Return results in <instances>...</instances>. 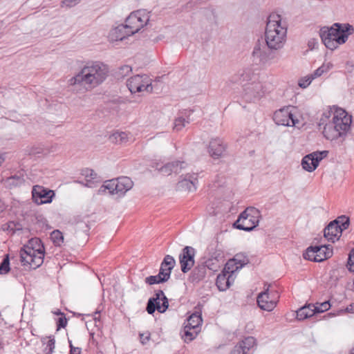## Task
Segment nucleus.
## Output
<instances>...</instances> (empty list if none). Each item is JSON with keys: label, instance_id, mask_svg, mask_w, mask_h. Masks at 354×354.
Segmentation results:
<instances>
[{"label": "nucleus", "instance_id": "obj_1", "mask_svg": "<svg viewBox=\"0 0 354 354\" xmlns=\"http://www.w3.org/2000/svg\"><path fill=\"white\" fill-rule=\"evenodd\" d=\"M108 73V68L104 64L95 63L91 66H85L76 75L68 80V84L71 86H82L88 90L104 82Z\"/></svg>", "mask_w": 354, "mask_h": 354}, {"label": "nucleus", "instance_id": "obj_2", "mask_svg": "<svg viewBox=\"0 0 354 354\" xmlns=\"http://www.w3.org/2000/svg\"><path fill=\"white\" fill-rule=\"evenodd\" d=\"M287 27L281 22V15L271 13L267 19L265 41L270 50H279L286 41Z\"/></svg>", "mask_w": 354, "mask_h": 354}, {"label": "nucleus", "instance_id": "obj_3", "mask_svg": "<svg viewBox=\"0 0 354 354\" xmlns=\"http://www.w3.org/2000/svg\"><path fill=\"white\" fill-rule=\"evenodd\" d=\"M354 32V28L349 24L335 23L330 27L324 26L319 30V36L325 46L333 50L346 43L349 35Z\"/></svg>", "mask_w": 354, "mask_h": 354}, {"label": "nucleus", "instance_id": "obj_4", "mask_svg": "<svg viewBox=\"0 0 354 354\" xmlns=\"http://www.w3.org/2000/svg\"><path fill=\"white\" fill-rule=\"evenodd\" d=\"M20 261L23 266H29L30 268L36 269L42 265L45 254L44 245L38 249L30 247H22L19 252Z\"/></svg>", "mask_w": 354, "mask_h": 354}, {"label": "nucleus", "instance_id": "obj_5", "mask_svg": "<svg viewBox=\"0 0 354 354\" xmlns=\"http://www.w3.org/2000/svg\"><path fill=\"white\" fill-rule=\"evenodd\" d=\"M133 181L127 176H121L115 179L109 180L98 189L99 194H103L108 191L111 195L118 194L120 196H123L127 191L133 187Z\"/></svg>", "mask_w": 354, "mask_h": 354}, {"label": "nucleus", "instance_id": "obj_6", "mask_svg": "<svg viewBox=\"0 0 354 354\" xmlns=\"http://www.w3.org/2000/svg\"><path fill=\"white\" fill-rule=\"evenodd\" d=\"M127 86L131 93L146 91L148 93H153L154 84L152 80L146 74L136 75L128 79Z\"/></svg>", "mask_w": 354, "mask_h": 354}, {"label": "nucleus", "instance_id": "obj_7", "mask_svg": "<svg viewBox=\"0 0 354 354\" xmlns=\"http://www.w3.org/2000/svg\"><path fill=\"white\" fill-rule=\"evenodd\" d=\"M198 308L187 319V323L184 326L183 337L185 341H192L196 338L198 332L201 330V326L203 323L201 310L198 306L195 308Z\"/></svg>", "mask_w": 354, "mask_h": 354}, {"label": "nucleus", "instance_id": "obj_8", "mask_svg": "<svg viewBox=\"0 0 354 354\" xmlns=\"http://www.w3.org/2000/svg\"><path fill=\"white\" fill-rule=\"evenodd\" d=\"M294 106L283 107L274 113L273 120L277 125L295 127L299 122Z\"/></svg>", "mask_w": 354, "mask_h": 354}, {"label": "nucleus", "instance_id": "obj_9", "mask_svg": "<svg viewBox=\"0 0 354 354\" xmlns=\"http://www.w3.org/2000/svg\"><path fill=\"white\" fill-rule=\"evenodd\" d=\"M169 307V301L162 290L155 292L154 297L149 299L146 310L149 315H153L156 310L160 313H165Z\"/></svg>", "mask_w": 354, "mask_h": 354}, {"label": "nucleus", "instance_id": "obj_10", "mask_svg": "<svg viewBox=\"0 0 354 354\" xmlns=\"http://www.w3.org/2000/svg\"><path fill=\"white\" fill-rule=\"evenodd\" d=\"M333 255V250L328 245H315L308 247L304 253L305 259L321 262Z\"/></svg>", "mask_w": 354, "mask_h": 354}, {"label": "nucleus", "instance_id": "obj_11", "mask_svg": "<svg viewBox=\"0 0 354 354\" xmlns=\"http://www.w3.org/2000/svg\"><path fill=\"white\" fill-rule=\"evenodd\" d=\"M332 120L339 130L341 137L345 136L351 128V115L342 109H335Z\"/></svg>", "mask_w": 354, "mask_h": 354}, {"label": "nucleus", "instance_id": "obj_12", "mask_svg": "<svg viewBox=\"0 0 354 354\" xmlns=\"http://www.w3.org/2000/svg\"><path fill=\"white\" fill-rule=\"evenodd\" d=\"M328 154V151H317L305 156L301 160L303 169L307 171L311 172L316 169L319 162Z\"/></svg>", "mask_w": 354, "mask_h": 354}, {"label": "nucleus", "instance_id": "obj_13", "mask_svg": "<svg viewBox=\"0 0 354 354\" xmlns=\"http://www.w3.org/2000/svg\"><path fill=\"white\" fill-rule=\"evenodd\" d=\"M55 195L53 190L46 189L43 186L35 185L32 187V198L37 205L51 203Z\"/></svg>", "mask_w": 354, "mask_h": 354}, {"label": "nucleus", "instance_id": "obj_14", "mask_svg": "<svg viewBox=\"0 0 354 354\" xmlns=\"http://www.w3.org/2000/svg\"><path fill=\"white\" fill-rule=\"evenodd\" d=\"M195 254L196 250L192 246H185L183 248L179 254V263L183 273H187L194 266Z\"/></svg>", "mask_w": 354, "mask_h": 354}, {"label": "nucleus", "instance_id": "obj_15", "mask_svg": "<svg viewBox=\"0 0 354 354\" xmlns=\"http://www.w3.org/2000/svg\"><path fill=\"white\" fill-rule=\"evenodd\" d=\"M180 178L181 180H180L177 184L178 189L188 192H194L196 190V185L198 183L197 173H187L184 176H180Z\"/></svg>", "mask_w": 354, "mask_h": 354}, {"label": "nucleus", "instance_id": "obj_16", "mask_svg": "<svg viewBox=\"0 0 354 354\" xmlns=\"http://www.w3.org/2000/svg\"><path fill=\"white\" fill-rule=\"evenodd\" d=\"M261 213L259 209L254 207L245 208V223H248V226H245V232H250L254 230L259 222Z\"/></svg>", "mask_w": 354, "mask_h": 354}, {"label": "nucleus", "instance_id": "obj_17", "mask_svg": "<svg viewBox=\"0 0 354 354\" xmlns=\"http://www.w3.org/2000/svg\"><path fill=\"white\" fill-rule=\"evenodd\" d=\"M132 28H134L133 26ZM129 27L120 24L111 30L109 37L112 41H122L126 37L133 35L138 32V28L135 27L133 30H129Z\"/></svg>", "mask_w": 354, "mask_h": 354}, {"label": "nucleus", "instance_id": "obj_18", "mask_svg": "<svg viewBox=\"0 0 354 354\" xmlns=\"http://www.w3.org/2000/svg\"><path fill=\"white\" fill-rule=\"evenodd\" d=\"M226 149L227 145L224 141L219 138H216L210 140L207 151L212 158L218 159L223 155Z\"/></svg>", "mask_w": 354, "mask_h": 354}, {"label": "nucleus", "instance_id": "obj_19", "mask_svg": "<svg viewBox=\"0 0 354 354\" xmlns=\"http://www.w3.org/2000/svg\"><path fill=\"white\" fill-rule=\"evenodd\" d=\"M274 294L275 295L274 298H270L268 290L259 294L257 300L259 307L263 310H272L277 305V299L278 298L277 293L274 292Z\"/></svg>", "mask_w": 354, "mask_h": 354}, {"label": "nucleus", "instance_id": "obj_20", "mask_svg": "<svg viewBox=\"0 0 354 354\" xmlns=\"http://www.w3.org/2000/svg\"><path fill=\"white\" fill-rule=\"evenodd\" d=\"M342 232L340 227L337 226V222L333 221H331L324 230V237L333 243L339 240Z\"/></svg>", "mask_w": 354, "mask_h": 354}, {"label": "nucleus", "instance_id": "obj_21", "mask_svg": "<svg viewBox=\"0 0 354 354\" xmlns=\"http://www.w3.org/2000/svg\"><path fill=\"white\" fill-rule=\"evenodd\" d=\"M175 266L176 261L174 258L171 255L167 254L160 264L159 272H162L168 281L170 279L171 271Z\"/></svg>", "mask_w": 354, "mask_h": 354}, {"label": "nucleus", "instance_id": "obj_22", "mask_svg": "<svg viewBox=\"0 0 354 354\" xmlns=\"http://www.w3.org/2000/svg\"><path fill=\"white\" fill-rule=\"evenodd\" d=\"M193 113L192 109H185L179 113V115L174 121V129L176 131H181L187 124H189L191 119L190 115Z\"/></svg>", "mask_w": 354, "mask_h": 354}, {"label": "nucleus", "instance_id": "obj_23", "mask_svg": "<svg viewBox=\"0 0 354 354\" xmlns=\"http://www.w3.org/2000/svg\"><path fill=\"white\" fill-rule=\"evenodd\" d=\"M206 273L207 270L203 262L200 263L192 270L188 280L192 283H198L205 279Z\"/></svg>", "mask_w": 354, "mask_h": 354}, {"label": "nucleus", "instance_id": "obj_24", "mask_svg": "<svg viewBox=\"0 0 354 354\" xmlns=\"http://www.w3.org/2000/svg\"><path fill=\"white\" fill-rule=\"evenodd\" d=\"M323 127L322 133L327 140H333L341 137L340 133L333 120L328 121V122L326 123Z\"/></svg>", "mask_w": 354, "mask_h": 354}, {"label": "nucleus", "instance_id": "obj_25", "mask_svg": "<svg viewBox=\"0 0 354 354\" xmlns=\"http://www.w3.org/2000/svg\"><path fill=\"white\" fill-rule=\"evenodd\" d=\"M243 267V261H237L236 259L234 258L227 261L223 271L224 272V273H227L228 274H230L232 277L233 274L235 272L241 269Z\"/></svg>", "mask_w": 354, "mask_h": 354}, {"label": "nucleus", "instance_id": "obj_26", "mask_svg": "<svg viewBox=\"0 0 354 354\" xmlns=\"http://www.w3.org/2000/svg\"><path fill=\"white\" fill-rule=\"evenodd\" d=\"M232 276L227 273H224L222 271L221 274H219L216 280V285L219 290L225 291L231 286Z\"/></svg>", "mask_w": 354, "mask_h": 354}, {"label": "nucleus", "instance_id": "obj_27", "mask_svg": "<svg viewBox=\"0 0 354 354\" xmlns=\"http://www.w3.org/2000/svg\"><path fill=\"white\" fill-rule=\"evenodd\" d=\"M25 179L24 178L23 172L18 171L14 175H12L11 176L7 178L5 180V185L6 187L11 189L12 187H18L23 185Z\"/></svg>", "mask_w": 354, "mask_h": 354}, {"label": "nucleus", "instance_id": "obj_28", "mask_svg": "<svg viewBox=\"0 0 354 354\" xmlns=\"http://www.w3.org/2000/svg\"><path fill=\"white\" fill-rule=\"evenodd\" d=\"M257 78L251 84H245V95L249 96L250 100L252 97H257L261 89V85L259 82L256 81Z\"/></svg>", "mask_w": 354, "mask_h": 354}, {"label": "nucleus", "instance_id": "obj_29", "mask_svg": "<svg viewBox=\"0 0 354 354\" xmlns=\"http://www.w3.org/2000/svg\"><path fill=\"white\" fill-rule=\"evenodd\" d=\"M253 64L260 66L265 62V53L261 50V44L258 42L255 44L252 57Z\"/></svg>", "mask_w": 354, "mask_h": 354}, {"label": "nucleus", "instance_id": "obj_30", "mask_svg": "<svg viewBox=\"0 0 354 354\" xmlns=\"http://www.w3.org/2000/svg\"><path fill=\"white\" fill-rule=\"evenodd\" d=\"M223 257V254L219 252L216 256H212V257L203 261V263L206 270L208 269L213 272H216L220 267L219 261Z\"/></svg>", "mask_w": 354, "mask_h": 354}, {"label": "nucleus", "instance_id": "obj_31", "mask_svg": "<svg viewBox=\"0 0 354 354\" xmlns=\"http://www.w3.org/2000/svg\"><path fill=\"white\" fill-rule=\"evenodd\" d=\"M314 305L309 304L308 306H304L300 308L297 311V318L299 320H304L308 317L313 316L315 313V311L313 310Z\"/></svg>", "mask_w": 354, "mask_h": 354}, {"label": "nucleus", "instance_id": "obj_32", "mask_svg": "<svg viewBox=\"0 0 354 354\" xmlns=\"http://www.w3.org/2000/svg\"><path fill=\"white\" fill-rule=\"evenodd\" d=\"M257 341L252 336L245 337V354H253L257 350Z\"/></svg>", "mask_w": 354, "mask_h": 354}, {"label": "nucleus", "instance_id": "obj_33", "mask_svg": "<svg viewBox=\"0 0 354 354\" xmlns=\"http://www.w3.org/2000/svg\"><path fill=\"white\" fill-rule=\"evenodd\" d=\"M137 15H139V11L133 12L130 14V15L126 19L125 21V26L131 28H128L129 30H133L135 28H132L133 26L137 27L138 28V31L141 28V26L138 24V18L137 17Z\"/></svg>", "mask_w": 354, "mask_h": 354}, {"label": "nucleus", "instance_id": "obj_34", "mask_svg": "<svg viewBox=\"0 0 354 354\" xmlns=\"http://www.w3.org/2000/svg\"><path fill=\"white\" fill-rule=\"evenodd\" d=\"M167 280L165 278V276L162 274V272H158L157 275H150L145 278V282L148 285H154L163 283L167 282Z\"/></svg>", "mask_w": 354, "mask_h": 354}, {"label": "nucleus", "instance_id": "obj_35", "mask_svg": "<svg viewBox=\"0 0 354 354\" xmlns=\"http://www.w3.org/2000/svg\"><path fill=\"white\" fill-rule=\"evenodd\" d=\"M83 175L85 176L88 187H92L95 182H98L97 175L93 169H86Z\"/></svg>", "mask_w": 354, "mask_h": 354}, {"label": "nucleus", "instance_id": "obj_36", "mask_svg": "<svg viewBox=\"0 0 354 354\" xmlns=\"http://www.w3.org/2000/svg\"><path fill=\"white\" fill-rule=\"evenodd\" d=\"M10 271V255L6 254L3 256V258L0 263V274L4 275L8 274Z\"/></svg>", "mask_w": 354, "mask_h": 354}, {"label": "nucleus", "instance_id": "obj_37", "mask_svg": "<svg viewBox=\"0 0 354 354\" xmlns=\"http://www.w3.org/2000/svg\"><path fill=\"white\" fill-rule=\"evenodd\" d=\"M171 166V174H179L183 169L187 167V163L185 161L175 160L169 162Z\"/></svg>", "mask_w": 354, "mask_h": 354}, {"label": "nucleus", "instance_id": "obj_38", "mask_svg": "<svg viewBox=\"0 0 354 354\" xmlns=\"http://www.w3.org/2000/svg\"><path fill=\"white\" fill-rule=\"evenodd\" d=\"M110 139L116 144H122L127 142L128 135L125 132H115L111 136Z\"/></svg>", "mask_w": 354, "mask_h": 354}, {"label": "nucleus", "instance_id": "obj_39", "mask_svg": "<svg viewBox=\"0 0 354 354\" xmlns=\"http://www.w3.org/2000/svg\"><path fill=\"white\" fill-rule=\"evenodd\" d=\"M333 68V64L330 62L324 63L320 67L316 69L311 75L313 78L320 77L324 73H327Z\"/></svg>", "mask_w": 354, "mask_h": 354}, {"label": "nucleus", "instance_id": "obj_40", "mask_svg": "<svg viewBox=\"0 0 354 354\" xmlns=\"http://www.w3.org/2000/svg\"><path fill=\"white\" fill-rule=\"evenodd\" d=\"M50 238L53 243L57 246H60L64 242V236L59 230H53L50 234Z\"/></svg>", "mask_w": 354, "mask_h": 354}, {"label": "nucleus", "instance_id": "obj_41", "mask_svg": "<svg viewBox=\"0 0 354 354\" xmlns=\"http://www.w3.org/2000/svg\"><path fill=\"white\" fill-rule=\"evenodd\" d=\"M48 339L46 342V347L48 348V351L46 352L45 354H53L55 347V339L53 335H50L49 337H43L41 339V342L45 344L46 340Z\"/></svg>", "mask_w": 354, "mask_h": 354}, {"label": "nucleus", "instance_id": "obj_42", "mask_svg": "<svg viewBox=\"0 0 354 354\" xmlns=\"http://www.w3.org/2000/svg\"><path fill=\"white\" fill-rule=\"evenodd\" d=\"M334 111L331 108L324 111L322 115V117L318 123L319 129H321L322 126L324 125L326 123H328L329 118L333 115Z\"/></svg>", "mask_w": 354, "mask_h": 354}, {"label": "nucleus", "instance_id": "obj_43", "mask_svg": "<svg viewBox=\"0 0 354 354\" xmlns=\"http://www.w3.org/2000/svg\"><path fill=\"white\" fill-rule=\"evenodd\" d=\"M333 222H337V226H339L341 228V231L342 232L344 230H346L348 227L350 221L348 217L346 216H342L337 217V219L333 221Z\"/></svg>", "mask_w": 354, "mask_h": 354}, {"label": "nucleus", "instance_id": "obj_44", "mask_svg": "<svg viewBox=\"0 0 354 354\" xmlns=\"http://www.w3.org/2000/svg\"><path fill=\"white\" fill-rule=\"evenodd\" d=\"M331 305L329 301H326L322 303H317L316 306L314 305L313 310L315 313H324L330 309Z\"/></svg>", "mask_w": 354, "mask_h": 354}, {"label": "nucleus", "instance_id": "obj_45", "mask_svg": "<svg viewBox=\"0 0 354 354\" xmlns=\"http://www.w3.org/2000/svg\"><path fill=\"white\" fill-rule=\"evenodd\" d=\"M6 230L15 233L17 231L21 230L22 225L19 222L9 221L6 223Z\"/></svg>", "mask_w": 354, "mask_h": 354}, {"label": "nucleus", "instance_id": "obj_46", "mask_svg": "<svg viewBox=\"0 0 354 354\" xmlns=\"http://www.w3.org/2000/svg\"><path fill=\"white\" fill-rule=\"evenodd\" d=\"M90 229V225L86 222L79 221L76 223V230L85 233L86 235H88Z\"/></svg>", "mask_w": 354, "mask_h": 354}, {"label": "nucleus", "instance_id": "obj_47", "mask_svg": "<svg viewBox=\"0 0 354 354\" xmlns=\"http://www.w3.org/2000/svg\"><path fill=\"white\" fill-rule=\"evenodd\" d=\"M314 80L311 75L304 77L299 80L298 84L301 88H305L308 87L311 82Z\"/></svg>", "mask_w": 354, "mask_h": 354}, {"label": "nucleus", "instance_id": "obj_48", "mask_svg": "<svg viewBox=\"0 0 354 354\" xmlns=\"http://www.w3.org/2000/svg\"><path fill=\"white\" fill-rule=\"evenodd\" d=\"M40 245H44L41 239L38 238H32L31 239L29 240L28 243L27 245H24L23 247L32 246L33 248H35L36 249H38V248Z\"/></svg>", "mask_w": 354, "mask_h": 354}, {"label": "nucleus", "instance_id": "obj_49", "mask_svg": "<svg viewBox=\"0 0 354 354\" xmlns=\"http://www.w3.org/2000/svg\"><path fill=\"white\" fill-rule=\"evenodd\" d=\"M68 319L66 317V315L62 317H59L56 322L57 324V330H59L61 328H64L67 325Z\"/></svg>", "mask_w": 354, "mask_h": 354}, {"label": "nucleus", "instance_id": "obj_50", "mask_svg": "<svg viewBox=\"0 0 354 354\" xmlns=\"http://www.w3.org/2000/svg\"><path fill=\"white\" fill-rule=\"evenodd\" d=\"M241 219H243V211L239 213L238 219L234 223H233L232 226L234 228L243 230V223H240Z\"/></svg>", "mask_w": 354, "mask_h": 354}, {"label": "nucleus", "instance_id": "obj_51", "mask_svg": "<svg viewBox=\"0 0 354 354\" xmlns=\"http://www.w3.org/2000/svg\"><path fill=\"white\" fill-rule=\"evenodd\" d=\"M347 268L349 271L354 272V250H353L348 256Z\"/></svg>", "mask_w": 354, "mask_h": 354}, {"label": "nucleus", "instance_id": "obj_52", "mask_svg": "<svg viewBox=\"0 0 354 354\" xmlns=\"http://www.w3.org/2000/svg\"><path fill=\"white\" fill-rule=\"evenodd\" d=\"M230 354H243V339L240 340Z\"/></svg>", "mask_w": 354, "mask_h": 354}, {"label": "nucleus", "instance_id": "obj_53", "mask_svg": "<svg viewBox=\"0 0 354 354\" xmlns=\"http://www.w3.org/2000/svg\"><path fill=\"white\" fill-rule=\"evenodd\" d=\"M171 169L170 163L167 162L165 165H162V166L160 167V173H161L162 174L165 175V176H169V175L171 174Z\"/></svg>", "mask_w": 354, "mask_h": 354}, {"label": "nucleus", "instance_id": "obj_54", "mask_svg": "<svg viewBox=\"0 0 354 354\" xmlns=\"http://www.w3.org/2000/svg\"><path fill=\"white\" fill-rule=\"evenodd\" d=\"M139 11V15H137L136 18H138V24L141 26V28H142L149 20V17L147 16H145L142 15V12L141 10Z\"/></svg>", "mask_w": 354, "mask_h": 354}, {"label": "nucleus", "instance_id": "obj_55", "mask_svg": "<svg viewBox=\"0 0 354 354\" xmlns=\"http://www.w3.org/2000/svg\"><path fill=\"white\" fill-rule=\"evenodd\" d=\"M80 0H63L62 2V6L73 7L75 6Z\"/></svg>", "mask_w": 354, "mask_h": 354}, {"label": "nucleus", "instance_id": "obj_56", "mask_svg": "<svg viewBox=\"0 0 354 354\" xmlns=\"http://www.w3.org/2000/svg\"><path fill=\"white\" fill-rule=\"evenodd\" d=\"M70 352L69 354H81V348L79 347H75L71 340L68 341Z\"/></svg>", "mask_w": 354, "mask_h": 354}, {"label": "nucleus", "instance_id": "obj_57", "mask_svg": "<svg viewBox=\"0 0 354 354\" xmlns=\"http://www.w3.org/2000/svg\"><path fill=\"white\" fill-rule=\"evenodd\" d=\"M140 342L141 343L145 345L146 344L148 341L150 339V333H142V334H140Z\"/></svg>", "mask_w": 354, "mask_h": 354}, {"label": "nucleus", "instance_id": "obj_58", "mask_svg": "<svg viewBox=\"0 0 354 354\" xmlns=\"http://www.w3.org/2000/svg\"><path fill=\"white\" fill-rule=\"evenodd\" d=\"M120 71H121V74L126 75L131 71V67L128 65H124L120 68Z\"/></svg>", "mask_w": 354, "mask_h": 354}, {"label": "nucleus", "instance_id": "obj_59", "mask_svg": "<svg viewBox=\"0 0 354 354\" xmlns=\"http://www.w3.org/2000/svg\"><path fill=\"white\" fill-rule=\"evenodd\" d=\"M162 166V165L160 162H153L151 165V167L155 169L156 170H158L160 172V168Z\"/></svg>", "mask_w": 354, "mask_h": 354}, {"label": "nucleus", "instance_id": "obj_60", "mask_svg": "<svg viewBox=\"0 0 354 354\" xmlns=\"http://www.w3.org/2000/svg\"><path fill=\"white\" fill-rule=\"evenodd\" d=\"M346 311L350 313H354V304H352L346 307Z\"/></svg>", "mask_w": 354, "mask_h": 354}, {"label": "nucleus", "instance_id": "obj_61", "mask_svg": "<svg viewBox=\"0 0 354 354\" xmlns=\"http://www.w3.org/2000/svg\"><path fill=\"white\" fill-rule=\"evenodd\" d=\"M6 160V153H0V167L4 162Z\"/></svg>", "mask_w": 354, "mask_h": 354}, {"label": "nucleus", "instance_id": "obj_62", "mask_svg": "<svg viewBox=\"0 0 354 354\" xmlns=\"http://www.w3.org/2000/svg\"><path fill=\"white\" fill-rule=\"evenodd\" d=\"M6 209L4 203L0 199V214L3 212Z\"/></svg>", "mask_w": 354, "mask_h": 354}, {"label": "nucleus", "instance_id": "obj_63", "mask_svg": "<svg viewBox=\"0 0 354 354\" xmlns=\"http://www.w3.org/2000/svg\"><path fill=\"white\" fill-rule=\"evenodd\" d=\"M57 315H60V317H62L65 315L64 313H62L60 310H57L56 312L54 313Z\"/></svg>", "mask_w": 354, "mask_h": 354}, {"label": "nucleus", "instance_id": "obj_64", "mask_svg": "<svg viewBox=\"0 0 354 354\" xmlns=\"http://www.w3.org/2000/svg\"><path fill=\"white\" fill-rule=\"evenodd\" d=\"M253 326H253V324H247V326H246V327H248V328H249L250 330H252Z\"/></svg>", "mask_w": 354, "mask_h": 354}]
</instances>
